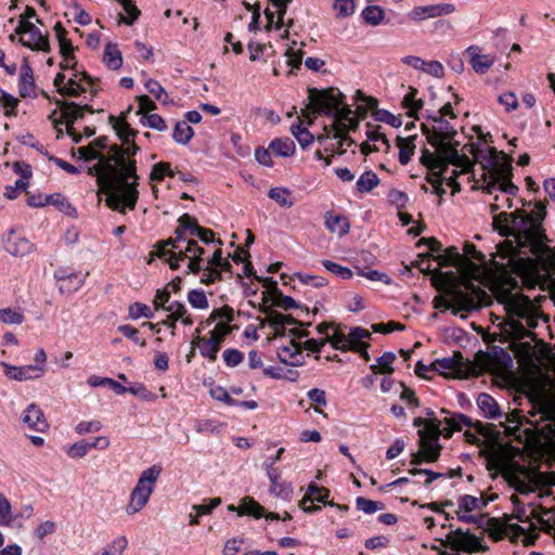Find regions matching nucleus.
Returning a JSON list of instances; mask_svg holds the SVG:
<instances>
[{
	"label": "nucleus",
	"instance_id": "nucleus-1",
	"mask_svg": "<svg viewBox=\"0 0 555 555\" xmlns=\"http://www.w3.org/2000/svg\"><path fill=\"white\" fill-rule=\"evenodd\" d=\"M545 206L537 203L531 214L516 209L494 214L493 229L506 240L499 253L528 288L548 291L555 302V250L547 244L542 228Z\"/></svg>",
	"mask_w": 555,
	"mask_h": 555
},
{
	"label": "nucleus",
	"instance_id": "nucleus-2",
	"mask_svg": "<svg viewBox=\"0 0 555 555\" xmlns=\"http://www.w3.org/2000/svg\"><path fill=\"white\" fill-rule=\"evenodd\" d=\"M88 162L96 159L98 163L88 167V173L96 177V182L106 196V205L120 212L125 208L133 209L139 198L138 185L140 176L133 163L122 159L118 155L117 144L108 149L103 155L90 143L88 146Z\"/></svg>",
	"mask_w": 555,
	"mask_h": 555
},
{
	"label": "nucleus",
	"instance_id": "nucleus-3",
	"mask_svg": "<svg viewBox=\"0 0 555 555\" xmlns=\"http://www.w3.org/2000/svg\"><path fill=\"white\" fill-rule=\"evenodd\" d=\"M493 293L507 314L505 331L513 339L530 337V330L538 326V310L529 297L520 294L519 282L509 274H502L493 285Z\"/></svg>",
	"mask_w": 555,
	"mask_h": 555
},
{
	"label": "nucleus",
	"instance_id": "nucleus-4",
	"mask_svg": "<svg viewBox=\"0 0 555 555\" xmlns=\"http://www.w3.org/2000/svg\"><path fill=\"white\" fill-rule=\"evenodd\" d=\"M346 96L338 89L328 88L325 90L309 89L308 109L312 113H322L334 118V138L341 141L353 140L346 135L347 121L352 117L351 108L345 103Z\"/></svg>",
	"mask_w": 555,
	"mask_h": 555
},
{
	"label": "nucleus",
	"instance_id": "nucleus-5",
	"mask_svg": "<svg viewBox=\"0 0 555 555\" xmlns=\"http://www.w3.org/2000/svg\"><path fill=\"white\" fill-rule=\"evenodd\" d=\"M473 155L482 167L481 180L486 193L493 194L501 182L511 181V159L504 152H498L494 147L486 146L485 149H475Z\"/></svg>",
	"mask_w": 555,
	"mask_h": 555
},
{
	"label": "nucleus",
	"instance_id": "nucleus-6",
	"mask_svg": "<svg viewBox=\"0 0 555 555\" xmlns=\"http://www.w3.org/2000/svg\"><path fill=\"white\" fill-rule=\"evenodd\" d=\"M447 295L449 299L443 306L446 309H452L453 314L477 309L487 299L486 292L470 282L464 283V289L457 285H451Z\"/></svg>",
	"mask_w": 555,
	"mask_h": 555
},
{
	"label": "nucleus",
	"instance_id": "nucleus-7",
	"mask_svg": "<svg viewBox=\"0 0 555 555\" xmlns=\"http://www.w3.org/2000/svg\"><path fill=\"white\" fill-rule=\"evenodd\" d=\"M160 473L162 467L157 465H153L141 473L135 487L131 491L129 504L126 507V512L129 515L140 512L146 505Z\"/></svg>",
	"mask_w": 555,
	"mask_h": 555
},
{
	"label": "nucleus",
	"instance_id": "nucleus-8",
	"mask_svg": "<svg viewBox=\"0 0 555 555\" xmlns=\"http://www.w3.org/2000/svg\"><path fill=\"white\" fill-rule=\"evenodd\" d=\"M430 145L436 149L439 169L448 170V166L453 165L460 168V173H466L470 170L472 163L469 158L465 155H460L456 147L452 146L451 140H442Z\"/></svg>",
	"mask_w": 555,
	"mask_h": 555
},
{
	"label": "nucleus",
	"instance_id": "nucleus-9",
	"mask_svg": "<svg viewBox=\"0 0 555 555\" xmlns=\"http://www.w3.org/2000/svg\"><path fill=\"white\" fill-rule=\"evenodd\" d=\"M441 545L446 547H450L455 552H479L485 551L486 547L482 546L481 539L477 538L475 534H472L469 531H464L463 529L451 530L444 540H440Z\"/></svg>",
	"mask_w": 555,
	"mask_h": 555
},
{
	"label": "nucleus",
	"instance_id": "nucleus-10",
	"mask_svg": "<svg viewBox=\"0 0 555 555\" xmlns=\"http://www.w3.org/2000/svg\"><path fill=\"white\" fill-rule=\"evenodd\" d=\"M439 423H427L426 428L418 430L420 450L426 462H436L440 455L439 436L443 435Z\"/></svg>",
	"mask_w": 555,
	"mask_h": 555
},
{
	"label": "nucleus",
	"instance_id": "nucleus-11",
	"mask_svg": "<svg viewBox=\"0 0 555 555\" xmlns=\"http://www.w3.org/2000/svg\"><path fill=\"white\" fill-rule=\"evenodd\" d=\"M16 34H20L18 42L33 51H50V43L47 35L35 24L17 23Z\"/></svg>",
	"mask_w": 555,
	"mask_h": 555
},
{
	"label": "nucleus",
	"instance_id": "nucleus-12",
	"mask_svg": "<svg viewBox=\"0 0 555 555\" xmlns=\"http://www.w3.org/2000/svg\"><path fill=\"white\" fill-rule=\"evenodd\" d=\"M119 140L122 142L121 145H117L118 155L122 156L125 163H133L137 167L135 155L139 152V146L134 143V137L137 131L131 129L130 125L125 120L118 121L114 126Z\"/></svg>",
	"mask_w": 555,
	"mask_h": 555
},
{
	"label": "nucleus",
	"instance_id": "nucleus-13",
	"mask_svg": "<svg viewBox=\"0 0 555 555\" xmlns=\"http://www.w3.org/2000/svg\"><path fill=\"white\" fill-rule=\"evenodd\" d=\"M328 494L330 491L326 488L319 487L315 483H310L299 505L306 513H314L320 509V506L314 505V502L325 503L330 506H336L341 513H346L348 511L347 505H338L334 504L333 502H326L325 499L328 496Z\"/></svg>",
	"mask_w": 555,
	"mask_h": 555
},
{
	"label": "nucleus",
	"instance_id": "nucleus-14",
	"mask_svg": "<svg viewBox=\"0 0 555 555\" xmlns=\"http://www.w3.org/2000/svg\"><path fill=\"white\" fill-rule=\"evenodd\" d=\"M90 91L93 95L98 90L94 87V79L86 72H76L66 80L65 88L60 89L63 96H78L83 92Z\"/></svg>",
	"mask_w": 555,
	"mask_h": 555
},
{
	"label": "nucleus",
	"instance_id": "nucleus-15",
	"mask_svg": "<svg viewBox=\"0 0 555 555\" xmlns=\"http://www.w3.org/2000/svg\"><path fill=\"white\" fill-rule=\"evenodd\" d=\"M455 11L453 3H437L413 8L408 16L414 22H421L427 18H435L442 15L452 14Z\"/></svg>",
	"mask_w": 555,
	"mask_h": 555
},
{
	"label": "nucleus",
	"instance_id": "nucleus-16",
	"mask_svg": "<svg viewBox=\"0 0 555 555\" xmlns=\"http://www.w3.org/2000/svg\"><path fill=\"white\" fill-rule=\"evenodd\" d=\"M4 375L13 380L24 382L40 378L46 373V369L41 365H22L15 366L7 362H1Z\"/></svg>",
	"mask_w": 555,
	"mask_h": 555
},
{
	"label": "nucleus",
	"instance_id": "nucleus-17",
	"mask_svg": "<svg viewBox=\"0 0 555 555\" xmlns=\"http://www.w3.org/2000/svg\"><path fill=\"white\" fill-rule=\"evenodd\" d=\"M57 288L62 294L70 295L77 292L85 283L87 273L68 272L65 269H59L54 274Z\"/></svg>",
	"mask_w": 555,
	"mask_h": 555
},
{
	"label": "nucleus",
	"instance_id": "nucleus-18",
	"mask_svg": "<svg viewBox=\"0 0 555 555\" xmlns=\"http://www.w3.org/2000/svg\"><path fill=\"white\" fill-rule=\"evenodd\" d=\"M435 372L440 374L453 375L461 377L465 375L467 364L464 362V358L461 352H454L452 357L437 359L433 362Z\"/></svg>",
	"mask_w": 555,
	"mask_h": 555
},
{
	"label": "nucleus",
	"instance_id": "nucleus-19",
	"mask_svg": "<svg viewBox=\"0 0 555 555\" xmlns=\"http://www.w3.org/2000/svg\"><path fill=\"white\" fill-rule=\"evenodd\" d=\"M430 118L434 121L433 130L429 131L425 126L423 127L424 131L427 133L429 144L453 139L456 132L446 118H442L441 115L430 116Z\"/></svg>",
	"mask_w": 555,
	"mask_h": 555
},
{
	"label": "nucleus",
	"instance_id": "nucleus-20",
	"mask_svg": "<svg viewBox=\"0 0 555 555\" xmlns=\"http://www.w3.org/2000/svg\"><path fill=\"white\" fill-rule=\"evenodd\" d=\"M3 248L14 257H24L33 251L34 244L14 230H10L3 237Z\"/></svg>",
	"mask_w": 555,
	"mask_h": 555
},
{
	"label": "nucleus",
	"instance_id": "nucleus-21",
	"mask_svg": "<svg viewBox=\"0 0 555 555\" xmlns=\"http://www.w3.org/2000/svg\"><path fill=\"white\" fill-rule=\"evenodd\" d=\"M496 191L500 194H495L493 197V203L490 204L491 212H495L500 209L507 208L511 209L513 207V196H516L519 189L512 181H503L496 186Z\"/></svg>",
	"mask_w": 555,
	"mask_h": 555
},
{
	"label": "nucleus",
	"instance_id": "nucleus-22",
	"mask_svg": "<svg viewBox=\"0 0 555 555\" xmlns=\"http://www.w3.org/2000/svg\"><path fill=\"white\" fill-rule=\"evenodd\" d=\"M61 109V119L62 122L66 124L67 132L72 134V125L79 118L83 116V112L93 113V109L90 105H78L74 102H56Z\"/></svg>",
	"mask_w": 555,
	"mask_h": 555
},
{
	"label": "nucleus",
	"instance_id": "nucleus-23",
	"mask_svg": "<svg viewBox=\"0 0 555 555\" xmlns=\"http://www.w3.org/2000/svg\"><path fill=\"white\" fill-rule=\"evenodd\" d=\"M189 240L185 237V231L178 227L175 231V237L158 244L156 255L159 258H175L177 254H181L182 245Z\"/></svg>",
	"mask_w": 555,
	"mask_h": 555
},
{
	"label": "nucleus",
	"instance_id": "nucleus-24",
	"mask_svg": "<svg viewBox=\"0 0 555 555\" xmlns=\"http://www.w3.org/2000/svg\"><path fill=\"white\" fill-rule=\"evenodd\" d=\"M22 422L29 428L43 433L49 428L43 411L36 403H30L23 412Z\"/></svg>",
	"mask_w": 555,
	"mask_h": 555
},
{
	"label": "nucleus",
	"instance_id": "nucleus-25",
	"mask_svg": "<svg viewBox=\"0 0 555 555\" xmlns=\"http://www.w3.org/2000/svg\"><path fill=\"white\" fill-rule=\"evenodd\" d=\"M443 423L447 425V427L443 428V436L444 437H451L453 431L461 430L463 427H473L475 426L478 433H482V424L477 422L476 424L473 423V421L462 414V413H452L449 417H446L443 420Z\"/></svg>",
	"mask_w": 555,
	"mask_h": 555
},
{
	"label": "nucleus",
	"instance_id": "nucleus-26",
	"mask_svg": "<svg viewBox=\"0 0 555 555\" xmlns=\"http://www.w3.org/2000/svg\"><path fill=\"white\" fill-rule=\"evenodd\" d=\"M487 522L491 533H496L499 537H502L503 534H512L511 540L513 542L526 532L524 527L517 524H509V520L507 519H505V522L502 524L495 518H489Z\"/></svg>",
	"mask_w": 555,
	"mask_h": 555
},
{
	"label": "nucleus",
	"instance_id": "nucleus-27",
	"mask_svg": "<svg viewBox=\"0 0 555 555\" xmlns=\"http://www.w3.org/2000/svg\"><path fill=\"white\" fill-rule=\"evenodd\" d=\"M258 281L262 282V285L269 287L274 296V305L281 307L285 310L299 308L296 300L291 297L283 295L282 292L278 288V283L271 278H257Z\"/></svg>",
	"mask_w": 555,
	"mask_h": 555
},
{
	"label": "nucleus",
	"instance_id": "nucleus-28",
	"mask_svg": "<svg viewBox=\"0 0 555 555\" xmlns=\"http://www.w3.org/2000/svg\"><path fill=\"white\" fill-rule=\"evenodd\" d=\"M479 48L476 46H470L467 48L466 53L469 55V63L473 69L477 74L487 73L494 63V59L487 54H480Z\"/></svg>",
	"mask_w": 555,
	"mask_h": 555
},
{
	"label": "nucleus",
	"instance_id": "nucleus-29",
	"mask_svg": "<svg viewBox=\"0 0 555 555\" xmlns=\"http://www.w3.org/2000/svg\"><path fill=\"white\" fill-rule=\"evenodd\" d=\"M18 88L21 96H36L34 73L26 59L21 67Z\"/></svg>",
	"mask_w": 555,
	"mask_h": 555
},
{
	"label": "nucleus",
	"instance_id": "nucleus-30",
	"mask_svg": "<svg viewBox=\"0 0 555 555\" xmlns=\"http://www.w3.org/2000/svg\"><path fill=\"white\" fill-rule=\"evenodd\" d=\"M204 251V248L199 247L196 241L189 240L185 245H182L181 254H177L175 258L168 257L166 260L172 270H177L179 261L190 258V256H202Z\"/></svg>",
	"mask_w": 555,
	"mask_h": 555
},
{
	"label": "nucleus",
	"instance_id": "nucleus-31",
	"mask_svg": "<svg viewBox=\"0 0 555 555\" xmlns=\"http://www.w3.org/2000/svg\"><path fill=\"white\" fill-rule=\"evenodd\" d=\"M278 358L284 364L292 366L300 365L301 353L299 345L292 340L288 346H284L278 351Z\"/></svg>",
	"mask_w": 555,
	"mask_h": 555
},
{
	"label": "nucleus",
	"instance_id": "nucleus-32",
	"mask_svg": "<svg viewBox=\"0 0 555 555\" xmlns=\"http://www.w3.org/2000/svg\"><path fill=\"white\" fill-rule=\"evenodd\" d=\"M196 332H197V335H196L195 339L193 340L192 345L202 343V346L199 347L201 354L204 358H207L211 362L216 361L217 353L220 349L217 338H215V337L202 338L198 335L199 330H196Z\"/></svg>",
	"mask_w": 555,
	"mask_h": 555
},
{
	"label": "nucleus",
	"instance_id": "nucleus-33",
	"mask_svg": "<svg viewBox=\"0 0 555 555\" xmlns=\"http://www.w3.org/2000/svg\"><path fill=\"white\" fill-rule=\"evenodd\" d=\"M477 405L487 418H496L501 415L496 401L488 393L482 392L478 396Z\"/></svg>",
	"mask_w": 555,
	"mask_h": 555
},
{
	"label": "nucleus",
	"instance_id": "nucleus-34",
	"mask_svg": "<svg viewBox=\"0 0 555 555\" xmlns=\"http://www.w3.org/2000/svg\"><path fill=\"white\" fill-rule=\"evenodd\" d=\"M295 143L291 138H276L269 144V150L276 156L289 157L295 153Z\"/></svg>",
	"mask_w": 555,
	"mask_h": 555
},
{
	"label": "nucleus",
	"instance_id": "nucleus-35",
	"mask_svg": "<svg viewBox=\"0 0 555 555\" xmlns=\"http://www.w3.org/2000/svg\"><path fill=\"white\" fill-rule=\"evenodd\" d=\"M325 227L332 233H336L339 236L347 234L350 230V223L345 216L327 214L325 218Z\"/></svg>",
	"mask_w": 555,
	"mask_h": 555
},
{
	"label": "nucleus",
	"instance_id": "nucleus-36",
	"mask_svg": "<svg viewBox=\"0 0 555 555\" xmlns=\"http://www.w3.org/2000/svg\"><path fill=\"white\" fill-rule=\"evenodd\" d=\"M531 516L541 525L542 530L548 532L552 529L550 522H555V506L551 508L544 506L533 508L531 512Z\"/></svg>",
	"mask_w": 555,
	"mask_h": 555
},
{
	"label": "nucleus",
	"instance_id": "nucleus-37",
	"mask_svg": "<svg viewBox=\"0 0 555 555\" xmlns=\"http://www.w3.org/2000/svg\"><path fill=\"white\" fill-rule=\"evenodd\" d=\"M103 62L109 69H119L122 65V56L117 44L107 43L104 49Z\"/></svg>",
	"mask_w": 555,
	"mask_h": 555
},
{
	"label": "nucleus",
	"instance_id": "nucleus-38",
	"mask_svg": "<svg viewBox=\"0 0 555 555\" xmlns=\"http://www.w3.org/2000/svg\"><path fill=\"white\" fill-rule=\"evenodd\" d=\"M416 135H410L408 138H397L399 147V162L401 165H406L414 153Z\"/></svg>",
	"mask_w": 555,
	"mask_h": 555
},
{
	"label": "nucleus",
	"instance_id": "nucleus-39",
	"mask_svg": "<svg viewBox=\"0 0 555 555\" xmlns=\"http://www.w3.org/2000/svg\"><path fill=\"white\" fill-rule=\"evenodd\" d=\"M512 501L514 503V512L512 515H505L504 518L507 520L517 519L520 522L528 524L533 530L535 529V524L532 521L531 514H527L526 506L519 501V499L515 495L512 496Z\"/></svg>",
	"mask_w": 555,
	"mask_h": 555
},
{
	"label": "nucleus",
	"instance_id": "nucleus-40",
	"mask_svg": "<svg viewBox=\"0 0 555 555\" xmlns=\"http://www.w3.org/2000/svg\"><path fill=\"white\" fill-rule=\"evenodd\" d=\"M237 515H250L258 519L263 517L264 508L253 498L245 496L238 506Z\"/></svg>",
	"mask_w": 555,
	"mask_h": 555
},
{
	"label": "nucleus",
	"instance_id": "nucleus-41",
	"mask_svg": "<svg viewBox=\"0 0 555 555\" xmlns=\"http://www.w3.org/2000/svg\"><path fill=\"white\" fill-rule=\"evenodd\" d=\"M348 343H350V349L349 350H358L361 349V347H370V345L363 339L371 338V333L362 327H352L350 330L349 335H347Z\"/></svg>",
	"mask_w": 555,
	"mask_h": 555
},
{
	"label": "nucleus",
	"instance_id": "nucleus-42",
	"mask_svg": "<svg viewBox=\"0 0 555 555\" xmlns=\"http://www.w3.org/2000/svg\"><path fill=\"white\" fill-rule=\"evenodd\" d=\"M379 184V178L372 170L364 171L357 180L356 188L359 193H369Z\"/></svg>",
	"mask_w": 555,
	"mask_h": 555
},
{
	"label": "nucleus",
	"instance_id": "nucleus-43",
	"mask_svg": "<svg viewBox=\"0 0 555 555\" xmlns=\"http://www.w3.org/2000/svg\"><path fill=\"white\" fill-rule=\"evenodd\" d=\"M125 11L126 15H119V23H125L127 25H133L134 22L141 15V11L138 9L135 3L132 0H116Z\"/></svg>",
	"mask_w": 555,
	"mask_h": 555
},
{
	"label": "nucleus",
	"instance_id": "nucleus-44",
	"mask_svg": "<svg viewBox=\"0 0 555 555\" xmlns=\"http://www.w3.org/2000/svg\"><path fill=\"white\" fill-rule=\"evenodd\" d=\"M193 135L194 130L188 121L180 120L176 124L172 138L178 144L186 145Z\"/></svg>",
	"mask_w": 555,
	"mask_h": 555
},
{
	"label": "nucleus",
	"instance_id": "nucleus-45",
	"mask_svg": "<svg viewBox=\"0 0 555 555\" xmlns=\"http://www.w3.org/2000/svg\"><path fill=\"white\" fill-rule=\"evenodd\" d=\"M396 360V354L393 352L387 351L384 352L380 357L377 358L376 364L371 365V370L377 374H391L393 373L392 363Z\"/></svg>",
	"mask_w": 555,
	"mask_h": 555
},
{
	"label": "nucleus",
	"instance_id": "nucleus-46",
	"mask_svg": "<svg viewBox=\"0 0 555 555\" xmlns=\"http://www.w3.org/2000/svg\"><path fill=\"white\" fill-rule=\"evenodd\" d=\"M165 310L168 311L169 314L167 315V319L163 321V324L172 330L176 326V322L180 320V318H183V315L186 313L185 306L179 301L169 304Z\"/></svg>",
	"mask_w": 555,
	"mask_h": 555
},
{
	"label": "nucleus",
	"instance_id": "nucleus-47",
	"mask_svg": "<svg viewBox=\"0 0 555 555\" xmlns=\"http://www.w3.org/2000/svg\"><path fill=\"white\" fill-rule=\"evenodd\" d=\"M459 509L464 513H470L475 509H482L487 506V502L480 498L465 494L459 499Z\"/></svg>",
	"mask_w": 555,
	"mask_h": 555
},
{
	"label": "nucleus",
	"instance_id": "nucleus-48",
	"mask_svg": "<svg viewBox=\"0 0 555 555\" xmlns=\"http://www.w3.org/2000/svg\"><path fill=\"white\" fill-rule=\"evenodd\" d=\"M268 196L282 207L289 208L294 205L292 192L287 188H271Z\"/></svg>",
	"mask_w": 555,
	"mask_h": 555
},
{
	"label": "nucleus",
	"instance_id": "nucleus-49",
	"mask_svg": "<svg viewBox=\"0 0 555 555\" xmlns=\"http://www.w3.org/2000/svg\"><path fill=\"white\" fill-rule=\"evenodd\" d=\"M88 384L91 387H99V386H108L111 387L117 395H124L127 392V387L122 386L118 382L109 378V377H100L96 375H92L88 379Z\"/></svg>",
	"mask_w": 555,
	"mask_h": 555
},
{
	"label": "nucleus",
	"instance_id": "nucleus-50",
	"mask_svg": "<svg viewBox=\"0 0 555 555\" xmlns=\"http://www.w3.org/2000/svg\"><path fill=\"white\" fill-rule=\"evenodd\" d=\"M417 93V89L410 87L409 92L403 98V105L409 109V116L411 117H414L424 105L423 100L416 99Z\"/></svg>",
	"mask_w": 555,
	"mask_h": 555
},
{
	"label": "nucleus",
	"instance_id": "nucleus-51",
	"mask_svg": "<svg viewBox=\"0 0 555 555\" xmlns=\"http://www.w3.org/2000/svg\"><path fill=\"white\" fill-rule=\"evenodd\" d=\"M44 203L46 205L56 206L61 211L67 215H73L76 211L72 204L60 193L46 195Z\"/></svg>",
	"mask_w": 555,
	"mask_h": 555
},
{
	"label": "nucleus",
	"instance_id": "nucleus-52",
	"mask_svg": "<svg viewBox=\"0 0 555 555\" xmlns=\"http://www.w3.org/2000/svg\"><path fill=\"white\" fill-rule=\"evenodd\" d=\"M362 16L365 23L377 26L383 22L385 12L379 5H367L363 9Z\"/></svg>",
	"mask_w": 555,
	"mask_h": 555
},
{
	"label": "nucleus",
	"instance_id": "nucleus-53",
	"mask_svg": "<svg viewBox=\"0 0 555 555\" xmlns=\"http://www.w3.org/2000/svg\"><path fill=\"white\" fill-rule=\"evenodd\" d=\"M325 343H330L334 349L340 351H348L350 349L347 335L335 327L333 328V333L325 338Z\"/></svg>",
	"mask_w": 555,
	"mask_h": 555
},
{
	"label": "nucleus",
	"instance_id": "nucleus-54",
	"mask_svg": "<svg viewBox=\"0 0 555 555\" xmlns=\"http://www.w3.org/2000/svg\"><path fill=\"white\" fill-rule=\"evenodd\" d=\"M356 507L364 514L371 515L378 511H383L385 505L382 502L373 501L364 496H359L356 500Z\"/></svg>",
	"mask_w": 555,
	"mask_h": 555
},
{
	"label": "nucleus",
	"instance_id": "nucleus-55",
	"mask_svg": "<svg viewBox=\"0 0 555 555\" xmlns=\"http://www.w3.org/2000/svg\"><path fill=\"white\" fill-rule=\"evenodd\" d=\"M269 491L276 498L288 501L292 498L293 487L289 482L280 479L276 483H271Z\"/></svg>",
	"mask_w": 555,
	"mask_h": 555
},
{
	"label": "nucleus",
	"instance_id": "nucleus-56",
	"mask_svg": "<svg viewBox=\"0 0 555 555\" xmlns=\"http://www.w3.org/2000/svg\"><path fill=\"white\" fill-rule=\"evenodd\" d=\"M233 319H234L233 309L229 306H223L220 309L212 310L209 319L207 320V323L210 324L211 322L219 320V322H223L229 325V323L232 322Z\"/></svg>",
	"mask_w": 555,
	"mask_h": 555
},
{
	"label": "nucleus",
	"instance_id": "nucleus-57",
	"mask_svg": "<svg viewBox=\"0 0 555 555\" xmlns=\"http://www.w3.org/2000/svg\"><path fill=\"white\" fill-rule=\"evenodd\" d=\"M13 170L15 173L21 176V178L16 180V188H27L28 179L31 176L30 166L26 163L16 162L13 165Z\"/></svg>",
	"mask_w": 555,
	"mask_h": 555
},
{
	"label": "nucleus",
	"instance_id": "nucleus-58",
	"mask_svg": "<svg viewBox=\"0 0 555 555\" xmlns=\"http://www.w3.org/2000/svg\"><path fill=\"white\" fill-rule=\"evenodd\" d=\"M322 264L327 271L343 280H349L352 278V271L347 267L340 266L331 260H323Z\"/></svg>",
	"mask_w": 555,
	"mask_h": 555
},
{
	"label": "nucleus",
	"instance_id": "nucleus-59",
	"mask_svg": "<svg viewBox=\"0 0 555 555\" xmlns=\"http://www.w3.org/2000/svg\"><path fill=\"white\" fill-rule=\"evenodd\" d=\"M24 314L12 308L0 309V321L4 324H22Z\"/></svg>",
	"mask_w": 555,
	"mask_h": 555
},
{
	"label": "nucleus",
	"instance_id": "nucleus-60",
	"mask_svg": "<svg viewBox=\"0 0 555 555\" xmlns=\"http://www.w3.org/2000/svg\"><path fill=\"white\" fill-rule=\"evenodd\" d=\"M12 507L9 500L0 493V526L8 527L12 524Z\"/></svg>",
	"mask_w": 555,
	"mask_h": 555
},
{
	"label": "nucleus",
	"instance_id": "nucleus-61",
	"mask_svg": "<svg viewBox=\"0 0 555 555\" xmlns=\"http://www.w3.org/2000/svg\"><path fill=\"white\" fill-rule=\"evenodd\" d=\"M190 305L195 309H207L208 300L206 294L202 289H192L188 294Z\"/></svg>",
	"mask_w": 555,
	"mask_h": 555
},
{
	"label": "nucleus",
	"instance_id": "nucleus-62",
	"mask_svg": "<svg viewBox=\"0 0 555 555\" xmlns=\"http://www.w3.org/2000/svg\"><path fill=\"white\" fill-rule=\"evenodd\" d=\"M436 260L441 266H451L457 264L462 260V256L460 255L457 248L452 246L448 248L443 255H438Z\"/></svg>",
	"mask_w": 555,
	"mask_h": 555
},
{
	"label": "nucleus",
	"instance_id": "nucleus-63",
	"mask_svg": "<svg viewBox=\"0 0 555 555\" xmlns=\"http://www.w3.org/2000/svg\"><path fill=\"white\" fill-rule=\"evenodd\" d=\"M144 86L146 90L155 96L156 100L168 103V94L157 80L147 79Z\"/></svg>",
	"mask_w": 555,
	"mask_h": 555
},
{
	"label": "nucleus",
	"instance_id": "nucleus-64",
	"mask_svg": "<svg viewBox=\"0 0 555 555\" xmlns=\"http://www.w3.org/2000/svg\"><path fill=\"white\" fill-rule=\"evenodd\" d=\"M128 546V541L125 535L116 538L106 548L103 550L102 555H121Z\"/></svg>",
	"mask_w": 555,
	"mask_h": 555
}]
</instances>
